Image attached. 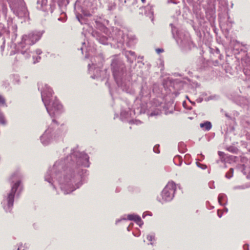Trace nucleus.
Instances as JSON below:
<instances>
[{
	"label": "nucleus",
	"instance_id": "1",
	"mask_svg": "<svg viewBox=\"0 0 250 250\" xmlns=\"http://www.w3.org/2000/svg\"><path fill=\"white\" fill-rule=\"evenodd\" d=\"M176 187L173 182H169L162 192V199L164 201H170L174 197Z\"/></svg>",
	"mask_w": 250,
	"mask_h": 250
},
{
	"label": "nucleus",
	"instance_id": "2",
	"mask_svg": "<svg viewBox=\"0 0 250 250\" xmlns=\"http://www.w3.org/2000/svg\"><path fill=\"white\" fill-rule=\"evenodd\" d=\"M42 100L46 106V108L48 113L50 115L55 114V111L61 110L62 108V105L59 103L57 100L49 102V103H47V100L42 98Z\"/></svg>",
	"mask_w": 250,
	"mask_h": 250
},
{
	"label": "nucleus",
	"instance_id": "3",
	"mask_svg": "<svg viewBox=\"0 0 250 250\" xmlns=\"http://www.w3.org/2000/svg\"><path fill=\"white\" fill-rule=\"evenodd\" d=\"M40 38L41 36L38 33L32 32L24 35L22 40L25 44L32 45L38 41Z\"/></svg>",
	"mask_w": 250,
	"mask_h": 250
},
{
	"label": "nucleus",
	"instance_id": "4",
	"mask_svg": "<svg viewBox=\"0 0 250 250\" xmlns=\"http://www.w3.org/2000/svg\"><path fill=\"white\" fill-rule=\"evenodd\" d=\"M127 219L129 220H133L136 222L139 226L142 224V220L141 217L136 215L129 214L127 215Z\"/></svg>",
	"mask_w": 250,
	"mask_h": 250
},
{
	"label": "nucleus",
	"instance_id": "5",
	"mask_svg": "<svg viewBox=\"0 0 250 250\" xmlns=\"http://www.w3.org/2000/svg\"><path fill=\"white\" fill-rule=\"evenodd\" d=\"M15 193L10 191V192L8 195L7 202L8 206L9 207H11L13 206Z\"/></svg>",
	"mask_w": 250,
	"mask_h": 250
},
{
	"label": "nucleus",
	"instance_id": "6",
	"mask_svg": "<svg viewBox=\"0 0 250 250\" xmlns=\"http://www.w3.org/2000/svg\"><path fill=\"white\" fill-rule=\"evenodd\" d=\"M200 126L201 128H205L206 130H209L211 127V124L210 122L207 121L204 123L200 124Z\"/></svg>",
	"mask_w": 250,
	"mask_h": 250
},
{
	"label": "nucleus",
	"instance_id": "7",
	"mask_svg": "<svg viewBox=\"0 0 250 250\" xmlns=\"http://www.w3.org/2000/svg\"><path fill=\"white\" fill-rule=\"evenodd\" d=\"M20 184V181H18L17 182H16L14 184V185L12 186L11 191L13 192L14 193H15L16 192L17 189L19 187Z\"/></svg>",
	"mask_w": 250,
	"mask_h": 250
},
{
	"label": "nucleus",
	"instance_id": "8",
	"mask_svg": "<svg viewBox=\"0 0 250 250\" xmlns=\"http://www.w3.org/2000/svg\"><path fill=\"white\" fill-rule=\"evenodd\" d=\"M233 172H234L233 168H230L229 169V171L226 173V177L228 179H230V178H231L233 176Z\"/></svg>",
	"mask_w": 250,
	"mask_h": 250
},
{
	"label": "nucleus",
	"instance_id": "9",
	"mask_svg": "<svg viewBox=\"0 0 250 250\" xmlns=\"http://www.w3.org/2000/svg\"><path fill=\"white\" fill-rule=\"evenodd\" d=\"M0 104L1 105H5V100L3 96L0 95Z\"/></svg>",
	"mask_w": 250,
	"mask_h": 250
},
{
	"label": "nucleus",
	"instance_id": "10",
	"mask_svg": "<svg viewBox=\"0 0 250 250\" xmlns=\"http://www.w3.org/2000/svg\"><path fill=\"white\" fill-rule=\"evenodd\" d=\"M0 123L3 125H4L6 123L5 119L2 117H0Z\"/></svg>",
	"mask_w": 250,
	"mask_h": 250
},
{
	"label": "nucleus",
	"instance_id": "11",
	"mask_svg": "<svg viewBox=\"0 0 250 250\" xmlns=\"http://www.w3.org/2000/svg\"><path fill=\"white\" fill-rule=\"evenodd\" d=\"M156 51L158 53H160L161 52H164V50L163 49H161V48H157L156 49Z\"/></svg>",
	"mask_w": 250,
	"mask_h": 250
},
{
	"label": "nucleus",
	"instance_id": "12",
	"mask_svg": "<svg viewBox=\"0 0 250 250\" xmlns=\"http://www.w3.org/2000/svg\"><path fill=\"white\" fill-rule=\"evenodd\" d=\"M142 2L145 3L146 2V0H141Z\"/></svg>",
	"mask_w": 250,
	"mask_h": 250
}]
</instances>
